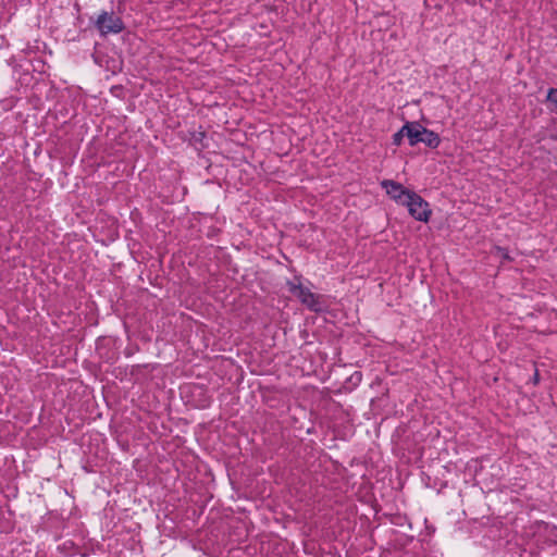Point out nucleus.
Returning a JSON list of instances; mask_svg holds the SVG:
<instances>
[{"label": "nucleus", "mask_w": 557, "mask_h": 557, "mask_svg": "<svg viewBox=\"0 0 557 557\" xmlns=\"http://www.w3.org/2000/svg\"><path fill=\"white\" fill-rule=\"evenodd\" d=\"M406 129L408 131V140L411 146L423 143L428 147L436 148L441 143L436 133L421 126L419 123H406Z\"/></svg>", "instance_id": "obj_1"}, {"label": "nucleus", "mask_w": 557, "mask_h": 557, "mask_svg": "<svg viewBox=\"0 0 557 557\" xmlns=\"http://www.w3.org/2000/svg\"><path fill=\"white\" fill-rule=\"evenodd\" d=\"M288 290L297 297L305 306L312 311H321L323 301L320 295L311 293L307 287L302 286L298 278L287 283Z\"/></svg>", "instance_id": "obj_2"}, {"label": "nucleus", "mask_w": 557, "mask_h": 557, "mask_svg": "<svg viewBox=\"0 0 557 557\" xmlns=\"http://www.w3.org/2000/svg\"><path fill=\"white\" fill-rule=\"evenodd\" d=\"M96 26L101 35L117 34L124 28L122 20L114 13L108 12L98 15Z\"/></svg>", "instance_id": "obj_3"}, {"label": "nucleus", "mask_w": 557, "mask_h": 557, "mask_svg": "<svg viewBox=\"0 0 557 557\" xmlns=\"http://www.w3.org/2000/svg\"><path fill=\"white\" fill-rule=\"evenodd\" d=\"M411 216L418 221L426 222L430 218L431 210L429 205L418 194L412 195L410 200L405 205Z\"/></svg>", "instance_id": "obj_4"}, {"label": "nucleus", "mask_w": 557, "mask_h": 557, "mask_svg": "<svg viewBox=\"0 0 557 557\" xmlns=\"http://www.w3.org/2000/svg\"><path fill=\"white\" fill-rule=\"evenodd\" d=\"M383 187L386 189V193L398 203L405 206L408 200L414 195L416 193L410 191L406 188H404L400 184L395 183L393 181H385L382 183Z\"/></svg>", "instance_id": "obj_5"}, {"label": "nucleus", "mask_w": 557, "mask_h": 557, "mask_svg": "<svg viewBox=\"0 0 557 557\" xmlns=\"http://www.w3.org/2000/svg\"><path fill=\"white\" fill-rule=\"evenodd\" d=\"M405 136L408 138V131L406 129V124L400 128V131H398L396 134H394L393 143L396 146H399Z\"/></svg>", "instance_id": "obj_6"}, {"label": "nucleus", "mask_w": 557, "mask_h": 557, "mask_svg": "<svg viewBox=\"0 0 557 557\" xmlns=\"http://www.w3.org/2000/svg\"><path fill=\"white\" fill-rule=\"evenodd\" d=\"M547 100L555 106L557 112V89L550 88L547 92Z\"/></svg>", "instance_id": "obj_7"}]
</instances>
